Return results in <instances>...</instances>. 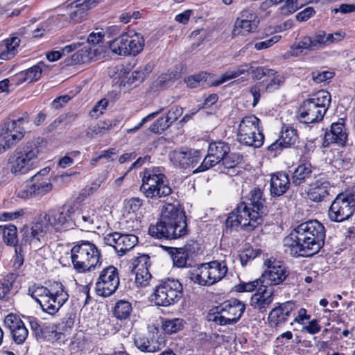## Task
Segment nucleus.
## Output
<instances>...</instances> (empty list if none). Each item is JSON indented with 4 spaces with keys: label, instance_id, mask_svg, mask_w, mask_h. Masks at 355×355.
<instances>
[{
    "label": "nucleus",
    "instance_id": "18",
    "mask_svg": "<svg viewBox=\"0 0 355 355\" xmlns=\"http://www.w3.org/2000/svg\"><path fill=\"white\" fill-rule=\"evenodd\" d=\"M297 305L293 301H287L278 304V306L272 309L268 315V322L270 327L277 328L285 324L291 313L295 311Z\"/></svg>",
    "mask_w": 355,
    "mask_h": 355
},
{
    "label": "nucleus",
    "instance_id": "22",
    "mask_svg": "<svg viewBox=\"0 0 355 355\" xmlns=\"http://www.w3.org/2000/svg\"><path fill=\"white\" fill-rule=\"evenodd\" d=\"M273 292L272 288L267 285H260L257 291L251 297L250 305L261 313L266 312L273 301Z\"/></svg>",
    "mask_w": 355,
    "mask_h": 355
},
{
    "label": "nucleus",
    "instance_id": "15",
    "mask_svg": "<svg viewBox=\"0 0 355 355\" xmlns=\"http://www.w3.org/2000/svg\"><path fill=\"white\" fill-rule=\"evenodd\" d=\"M267 266L266 270L261 276L262 283L269 286L282 284L288 277L289 272L287 268L275 259H268L264 263Z\"/></svg>",
    "mask_w": 355,
    "mask_h": 355
},
{
    "label": "nucleus",
    "instance_id": "27",
    "mask_svg": "<svg viewBox=\"0 0 355 355\" xmlns=\"http://www.w3.org/2000/svg\"><path fill=\"white\" fill-rule=\"evenodd\" d=\"M208 263H204L191 268L187 272V277L195 284L203 286H210Z\"/></svg>",
    "mask_w": 355,
    "mask_h": 355
},
{
    "label": "nucleus",
    "instance_id": "23",
    "mask_svg": "<svg viewBox=\"0 0 355 355\" xmlns=\"http://www.w3.org/2000/svg\"><path fill=\"white\" fill-rule=\"evenodd\" d=\"M331 188L330 182L327 180L320 178L309 184L308 198L315 202L323 201L329 195Z\"/></svg>",
    "mask_w": 355,
    "mask_h": 355
},
{
    "label": "nucleus",
    "instance_id": "51",
    "mask_svg": "<svg viewBox=\"0 0 355 355\" xmlns=\"http://www.w3.org/2000/svg\"><path fill=\"white\" fill-rule=\"evenodd\" d=\"M4 324L9 329L10 334H12L19 328L26 327L19 316L13 313L6 315L4 319Z\"/></svg>",
    "mask_w": 355,
    "mask_h": 355
},
{
    "label": "nucleus",
    "instance_id": "24",
    "mask_svg": "<svg viewBox=\"0 0 355 355\" xmlns=\"http://www.w3.org/2000/svg\"><path fill=\"white\" fill-rule=\"evenodd\" d=\"M197 153H192L191 150H175L170 154V159L174 165L181 168H193L199 162L200 158Z\"/></svg>",
    "mask_w": 355,
    "mask_h": 355
},
{
    "label": "nucleus",
    "instance_id": "26",
    "mask_svg": "<svg viewBox=\"0 0 355 355\" xmlns=\"http://www.w3.org/2000/svg\"><path fill=\"white\" fill-rule=\"evenodd\" d=\"M81 46H83L82 49L78 50L70 58L66 60L65 63L67 65H76L89 62L99 53L97 49L92 48L89 44L81 42Z\"/></svg>",
    "mask_w": 355,
    "mask_h": 355
},
{
    "label": "nucleus",
    "instance_id": "11",
    "mask_svg": "<svg viewBox=\"0 0 355 355\" xmlns=\"http://www.w3.org/2000/svg\"><path fill=\"white\" fill-rule=\"evenodd\" d=\"M355 211V202L352 196L339 193L331 202L328 211L331 221L343 222L347 220Z\"/></svg>",
    "mask_w": 355,
    "mask_h": 355
},
{
    "label": "nucleus",
    "instance_id": "60",
    "mask_svg": "<svg viewBox=\"0 0 355 355\" xmlns=\"http://www.w3.org/2000/svg\"><path fill=\"white\" fill-rule=\"evenodd\" d=\"M133 273L135 275V283L137 286L146 287L148 285L152 277L149 270L137 271Z\"/></svg>",
    "mask_w": 355,
    "mask_h": 355
},
{
    "label": "nucleus",
    "instance_id": "12",
    "mask_svg": "<svg viewBox=\"0 0 355 355\" xmlns=\"http://www.w3.org/2000/svg\"><path fill=\"white\" fill-rule=\"evenodd\" d=\"M118 269L114 266L103 268L99 273L95 284V291L98 295L109 297L116 292L119 286Z\"/></svg>",
    "mask_w": 355,
    "mask_h": 355
},
{
    "label": "nucleus",
    "instance_id": "39",
    "mask_svg": "<svg viewBox=\"0 0 355 355\" xmlns=\"http://www.w3.org/2000/svg\"><path fill=\"white\" fill-rule=\"evenodd\" d=\"M207 152L221 162L225 156L230 152V147L227 143L223 141H212L209 144Z\"/></svg>",
    "mask_w": 355,
    "mask_h": 355
},
{
    "label": "nucleus",
    "instance_id": "21",
    "mask_svg": "<svg viewBox=\"0 0 355 355\" xmlns=\"http://www.w3.org/2000/svg\"><path fill=\"white\" fill-rule=\"evenodd\" d=\"M347 139V130L345 125V120L340 119L338 122L331 125L329 131H327L324 136L322 145L324 147L331 144H337L345 146Z\"/></svg>",
    "mask_w": 355,
    "mask_h": 355
},
{
    "label": "nucleus",
    "instance_id": "25",
    "mask_svg": "<svg viewBox=\"0 0 355 355\" xmlns=\"http://www.w3.org/2000/svg\"><path fill=\"white\" fill-rule=\"evenodd\" d=\"M292 184L288 175L283 171L273 174L270 179V191L272 197H279L284 194Z\"/></svg>",
    "mask_w": 355,
    "mask_h": 355
},
{
    "label": "nucleus",
    "instance_id": "35",
    "mask_svg": "<svg viewBox=\"0 0 355 355\" xmlns=\"http://www.w3.org/2000/svg\"><path fill=\"white\" fill-rule=\"evenodd\" d=\"M35 197L46 195L51 191L52 184L49 179H40L39 175H35L28 180Z\"/></svg>",
    "mask_w": 355,
    "mask_h": 355
},
{
    "label": "nucleus",
    "instance_id": "53",
    "mask_svg": "<svg viewBox=\"0 0 355 355\" xmlns=\"http://www.w3.org/2000/svg\"><path fill=\"white\" fill-rule=\"evenodd\" d=\"M132 272L149 270L148 268L150 266V257L147 254H141L132 261Z\"/></svg>",
    "mask_w": 355,
    "mask_h": 355
},
{
    "label": "nucleus",
    "instance_id": "46",
    "mask_svg": "<svg viewBox=\"0 0 355 355\" xmlns=\"http://www.w3.org/2000/svg\"><path fill=\"white\" fill-rule=\"evenodd\" d=\"M20 39L12 37L6 40V50L0 53V59L8 60L13 58L17 53V48L19 46Z\"/></svg>",
    "mask_w": 355,
    "mask_h": 355
},
{
    "label": "nucleus",
    "instance_id": "62",
    "mask_svg": "<svg viewBox=\"0 0 355 355\" xmlns=\"http://www.w3.org/2000/svg\"><path fill=\"white\" fill-rule=\"evenodd\" d=\"M293 51L300 50L302 52L303 50L315 51L313 46L311 37L306 36L300 40L295 48H293Z\"/></svg>",
    "mask_w": 355,
    "mask_h": 355
},
{
    "label": "nucleus",
    "instance_id": "63",
    "mask_svg": "<svg viewBox=\"0 0 355 355\" xmlns=\"http://www.w3.org/2000/svg\"><path fill=\"white\" fill-rule=\"evenodd\" d=\"M172 82L173 78L171 74L163 73L155 80V87L159 89H163L171 85Z\"/></svg>",
    "mask_w": 355,
    "mask_h": 355
},
{
    "label": "nucleus",
    "instance_id": "61",
    "mask_svg": "<svg viewBox=\"0 0 355 355\" xmlns=\"http://www.w3.org/2000/svg\"><path fill=\"white\" fill-rule=\"evenodd\" d=\"M16 196L17 198L24 200L35 197L28 180L26 181V184L24 187H22L16 191Z\"/></svg>",
    "mask_w": 355,
    "mask_h": 355
},
{
    "label": "nucleus",
    "instance_id": "48",
    "mask_svg": "<svg viewBox=\"0 0 355 355\" xmlns=\"http://www.w3.org/2000/svg\"><path fill=\"white\" fill-rule=\"evenodd\" d=\"M1 234H3L4 242L10 246H15L17 243V227L14 225L2 226Z\"/></svg>",
    "mask_w": 355,
    "mask_h": 355
},
{
    "label": "nucleus",
    "instance_id": "6",
    "mask_svg": "<svg viewBox=\"0 0 355 355\" xmlns=\"http://www.w3.org/2000/svg\"><path fill=\"white\" fill-rule=\"evenodd\" d=\"M101 254L95 244L88 241H81L71 250V259L73 268L78 272H86L94 270L101 264Z\"/></svg>",
    "mask_w": 355,
    "mask_h": 355
},
{
    "label": "nucleus",
    "instance_id": "58",
    "mask_svg": "<svg viewBox=\"0 0 355 355\" xmlns=\"http://www.w3.org/2000/svg\"><path fill=\"white\" fill-rule=\"evenodd\" d=\"M263 285L261 280V277L254 281L249 282H241L235 286L237 292H251L253 291L258 286Z\"/></svg>",
    "mask_w": 355,
    "mask_h": 355
},
{
    "label": "nucleus",
    "instance_id": "7",
    "mask_svg": "<svg viewBox=\"0 0 355 355\" xmlns=\"http://www.w3.org/2000/svg\"><path fill=\"white\" fill-rule=\"evenodd\" d=\"M245 310L243 302L232 298L214 308L208 315V320L218 325H232L240 320Z\"/></svg>",
    "mask_w": 355,
    "mask_h": 355
},
{
    "label": "nucleus",
    "instance_id": "33",
    "mask_svg": "<svg viewBox=\"0 0 355 355\" xmlns=\"http://www.w3.org/2000/svg\"><path fill=\"white\" fill-rule=\"evenodd\" d=\"M83 0H76L70 5L69 21L72 23H78L86 17L90 10Z\"/></svg>",
    "mask_w": 355,
    "mask_h": 355
},
{
    "label": "nucleus",
    "instance_id": "59",
    "mask_svg": "<svg viewBox=\"0 0 355 355\" xmlns=\"http://www.w3.org/2000/svg\"><path fill=\"white\" fill-rule=\"evenodd\" d=\"M327 33L324 31L317 32L313 37L312 41L315 50L328 46Z\"/></svg>",
    "mask_w": 355,
    "mask_h": 355
},
{
    "label": "nucleus",
    "instance_id": "16",
    "mask_svg": "<svg viewBox=\"0 0 355 355\" xmlns=\"http://www.w3.org/2000/svg\"><path fill=\"white\" fill-rule=\"evenodd\" d=\"M259 24V19L254 11L248 9L243 10L234 22L232 35L234 36L245 35L254 32Z\"/></svg>",
    "mask_w": 355,
    "mask_h": 355
},
{
    "label": "nucleus",
    "instance_id": "32",
    "mask_svg": "<svg viewBox=\"0 0 355 355\" xmlns=\"http://www.w3.org/2000/svg\"><path fill=\"white\" fill-rule=\"evenodd\" d=\"M211 286L220 281L227 272L225 261H212L207 263Z\"/></svg>",
    "mask_w": 355,
    "mask_h": 355
},
{
    "label": "nucleus",
    "instance_id": "5",
    "mask_svg": "<svg viewBox=\"0 0 355 355\" xmlns=\"http://www.w3.org/2000/svg\"><path fill=\"white\" fill-rule=\"evenodd\" d=\"M140 176L142 184L139 190L146 198L157 200L172 193L166 176L159 168H145Z\"/></svg>",
    "mask_w": 355,
    "mask_h": 355
},
{
    "label": "nucleus",
    "instance_id": "42",
    "mask_svg": "<svg viewBox=\"0 0 355 355\" xmlns=\"http://www.w3.org/2000/svg\"><path fill=\"white\" fill-rule=\"evenodd\" d=\"M47 213L44 216H41L37 222L31 228V234L33 238L40 240V236H43L48 231L50 225V221L48 220Z\"/></svg>",
    "mask_w": 355,
    "mask_h": 355
},
{
    "label": "nucleus",
    "instance_id": "20",
    "mask_svg": "<svg viewBox=\"0 0 355 355\" xmlns=\"http://www.w3.org/2000/svg\"><path fill=\"white\" fill-rule=\"evenodd\" d=\"M28 121V114L25 113L17 120L5 123L0 129V136L10 141H15V144L24 137V129L20 125Z\"/></svg>",
    "mask_w": 355,
    "mask_h": 355
},
{
    "label": "nucleus",
    "instance_id": "44",
    "mask_svg": "<svg viewBox=\"0 0 355 355\" xmlns=\"http://www.w3.org/2000/svg\"><path fill=\"white\" fill-rule=\"evenodd\" d=\"M166 250L171 255L174 266L178 268L187 266V260L190 257L182 249V248L167 247Z\"/></svg>",
    "mask_w": 355,
    "mask_h": 355
},
{
    "label": "nucleus",
    "instance_id": "40",
    "mask_svg": "<svg viewBox=\"0 0 355 355\" xmlns=\"http://www.w3.org/2000/svg\"><path fill=\"white\" fill-rule=\"evenodd\" d=\"M249 64H243L237 67V68L234 70H230L226 71L225 73L222 75L220 79L215 80L211 83H209L211 86H218L220 85L223 84L227 80L231 79L236 78L241 75L248 73L249 72Z\"/></svg>",
    "mask_w": 355,
    "mask_h": 355
},
{
    "label": "nucleus",
    "instance_id": "41",
    "mask_svg": "<svg viewBox=\"0 0 355 355\" xmlns=\"http://www.w3.org/2000/svg\"><path fill=\"white\" fill-rule=\"evenodd\" d=\"M132 311V306L130 302L121 300L116 302L113 309V315L117 320H125L130 318Z\"/></svg>",
    "mask_w": 355,
    "mask_h": 355
},
{
    "label": "nucleus",
    "instance_id": "56",
    "mask_svg": "<svg viewBox=\"0 0 355 355\" xmlns=\"http://www.w3.org/2000/svg\"><path fill=\"white\" fill-rule=\"evenodd\" d=\"M220 162L211 157V154L207 152V155L203 159L200 165L193 171V173L203 172L209 170L217 164H220Z\"/></svg>",
    "mask_w": 355,
    "mask_h": 355
},
{
    "label": "nucleus",
    "instance_id": "9",
    "mask_svg": "<svg viewBox=\"0 0 355 355\" xmlns=\"http://www.w3.org/2000/svg\"><path fill=\"white\" fill-rule=\"evenodd\" d=\"M182 295L183 287L179 280L168 278L156 286L153 300L157 306H168L178 302Z\"/></svg>",
    "mask_w": 355,
    "mask_h": 355
},
{
    "label": "nucleus",
    "instance_id": "1",
    "mask_svg": "<svg viewBox=\"0 0 355 355\" xmlns=\"http://www.w3.org/2000/svg\"><path fill=\"white\" fill-rule=\"evenodd\" d=\"M325 228L317 220H309L295 227L284 240L295 257H309L318 253L324 244Z\"/></svg>",
    "mask_w": 355,
    "mask_h": 355
},
{
    "label": "nucleus",
    "instance_id": "30",
    "mask_svg": "<svg viewBox=\"0 0 355 355\" xmlns=\"http://www.w3.org/2000/svg\"><path fill=\"white\" fill-rule=\"evenodd\" d=\"M17 277V273L10 272L0 279V300L9 298L16 291Z\"/></svg>",
    "mask_w": 355,
    "mask_h": 355
},
{
    "label": "nucleus",
    "instance_id": "29",
    "mask_svg": "<svg viewBox=\"0 0 355 355\" xmlns=\"http://www.w3.org/2000/svg\"><path fill=\"white\" fill-rule=\"evenodd\" d=\"M31 328L37 338H48L58 340L61 332H57L53 327L41 325L37 319L33 318L29 321Z\"/></svg>",
    "mask_w": 355,
    "mask_h": 355
},
{
    "label": "nucleus",
    "instance_id": "2",
    "mask_svg": "<svg viewBox=\"0 0 355 355\" xmlns=\"http://www.w3.org/2000/svg\"><path fill=\"white\" fill-rule=\"evenodd\" d=\"M189 232L185 212L178 203L163 206L155 225H150L149 234L158 239H177Z\"/></svg>",
    "mask_w": 355,
    "mask_h": 355
},
{
    "label": "nucleus",
    "instance_id": "36",
    "mask_svg": "<svg viewBox=\"0 0 355 355\" xmlns=\"http://www.w3.org/2000/svg\"><path fill=\"white\" fill-rule=\"evenodd\" d=\"M134 344L141 352H155L164 345V342H154L153 340L139 335L134 338Z\"/></svg>",
    "mask_w": 355,
    "mask_h": 355
},
{
    "label": "nucleus",
    "instance_id": "10",
    "mask_svg": "<svg viewBox=\"0 0 355 355\" xmlns=\"http://www.w3.org/2000/svg\"><path fill=\"white\" fill-rule=\"evenodd\" d=\"M238 205L239 210L250 214L252 226L258 227L262 223V216L266 214L267 207L266 198L261 189L254 188L251 190L245 198V200Z\"/></svg>",
    "mask_w": 355,
    "mask_h": 355
},
{
    "label": "nucleus",
    "instance_id": "45",
    "mask_svg": "<svg viewBox=\"0 0 355 355\" xmlns=\"http://www.w3.org/2000/svg\"><path fill=\"white\" fill-rule=\"evenodd\" d=\"M73 218L74 221V228L77 227H80L81 230H85L87 231H89V229L94 223V216L85 214L83 213H80L78 211H76L73 209Z\"/></svg>",
    "mask_w": 355,
    "mask_h": 355
},
{
    "label": "nucleus",
    "instance_id": "37",
    "mask_svg": "<svg viewBox=\"0 0 355 355\" xmlns=\"http://www.w3.org/2000/svg\"><path fill=\"white\" fill-rule=\"evenodd\" d=\"M28 292L33 299H34L39 304H43V306L51 307L48 304L49 302V295L52 294L51 293V284L49 288H46L42 286H33L28 289Z\"/></svg>",
    "mask_w": 355,
    "mask_h": 355
},
{
    "label": "nucleus",
    "instance_id": "49",
    "mask_svg": "<svg viewBox=\"0 0 355 355\" xmlns=\"http://www.w3.org/2000/svg\"><path fill=\"white\" fill-rule=\"evenodd\" d=\"M210 76V73L201 71L199 73L191 75L185 78L184 82L188 87L191 88H196L202 86L205 83H207L208 78Z\"/></svg>",
    "mask_w": 355,
    "mask_h": 355
},
{
    "label": "nucleus",
    "instance_id": "54",
    "mask_svg": "<svg viewBox=\"0 0 355 355\" xmlns=\"http://www.w3.org/2000/svg\"><path fill=\"white\" fill-rule=\"evenodd\" d=\"M183 326L182 319L174 318L165 321L163 323L162 327L166 334H172L181 330Z\"/></svg>",
    "mask_w": 355,
    "mask_h": 355
},
{
    "label": "nucleus",
    "instance_id": "3",
    "mask_svg": "<svg viewBox=\"0 0 355 355\" xmlns=\"http://www.w3.org/2000/svg\"><path fill=\"white\" fill-rule=\"evenodd\" d=\"M40 149L34 141H28L17 147L8 158L10 173L15 176L28 173L37 166Z\"/></svg>",
    "mask_w": 355,
    "mask_h": 355
},
{
    "label": "nucleus",
    "instance_id": "19",
    "mask_svg": "<svg viewBox=\"0 0 355 355\" xmlns=\"http://www.w3.org/2000/svg\"><path fill=\"white\" fill-rule=\"evenodd\" d=\"M252 219L250 218V214H246L243 210L239 209V205L231 213L229 214L225 220L226 232H232L234 230H238L239 227L246 232H251L257 227L252 226Z\"/></svg>",
    "mask_w": 355,
    "mask_h": 355
},
{
    "label": "nucleus",
    "instance_id": "4",
    "mask_svg": "<svg viewBox=\"0 0 355 355\" xmlns=\"http://www.w3.org/2000/svg\"><path fill=\"white\" fill-rule=\"evenodd\" d=\"M331 103V95L325 90L312 94L299 107V119L304 123H313L323 119Z\"/></svg>",
    "mask_w": 355,
    "mask_h": 355
},
{
    "label": "nucleus",
    "instance_id": "50",
    "mask_svg": "<svg viewBox=\"0 0 355 355\" xmlns=\"http://www.w3.org/2000/svg\"><path fill=\"white\" fill-rule=\"evenodd\" d=\"M249 68L250 69L248 74L251 73L253 79L256 80H261L265 76L270 78V76H273L277 73L274 69L265 67H254L252 64H249Z\"/></svg>",
    "mask_w": 355,
    "mask_h": 355
},
{
    "label": "nucleus",
    "instance_id": "17",
    "mask_svg": "<svg viewBox=\"0 0 355 355\" xmlns=\"http://www.w3.org/2000/svg\"><path fill=\"white\" fill-rule=\"evenodd\" d=\"M51 293L52 294L48 296L49 298L48 304L51 307L47 308L44 305L43 306V304L40 305L44 312L53 315L68 300L69 294L63 284L58 282H54L51 284Z\"/></svg>",
    "mask_w": 355,
    "mask_h": 355
},
{
    "label": "nucleus",
    "instance_id": "64",
    "mask_svg": "<svg viewBox=\"0 0 355 355\" xmlns=\"http://www.w3.org/2000/svg\"><path fill=\"white\" fill-rule=\"evenodd\" d=\"M12 340L18 345L22 344L25 342L28 336V331L26 327L19 328L11 334Z\"/></svg>",
    "mask_w": 355,
    "mask_h": 355
},
{
    "label": "nucleus",
    "instance_id": "14",
    "mask_svg": "<svg viewBox=\"0 0 355 355\" xmlns=\"http://www.w3.org/2000/svg\"><path fill=\"white\" fill-rule=\"evenodd\" d=\"M103 241L105 245L112 247L119 256H122L136 245L138 238L132 234L113 232L107 234Z\"/></svg>",
    "mask_w": 355,
    "mask_h": 355
},
{
    "label": "nucleus",
    "instance_id": "43",
    "mask_svg": "<svg viewBox=\"0 0 355 355\" xmlns=\"http://www.w3.org/2000/svg\"><path fill=\"white\" fill-rule=\"evenodd\" d=\"M279 139L286 148L291 147L298 141L297 131L290 125H284Z\"/></svg>",
    "mask_w": 355,
    "mask_h": 355
},
{
    "label": "nucleus",
    "instance_id": "52",
    "mask_svg": "<svg viewBox=\"0 0 355 355\" xmlns=\"http://www.w3.org/2000/svg\"><path fill=\"white\" fill-rule=\"evenodd\" d=\"M76 313L73 311H69L65 316L61 319V321L56 325V331H64L71 329L73 326Z\"/></svg>",
    "mask_w": 355,
    "mask_h": 355
},
{
    "label": "nucleus",
    "instance_id": "28",
    "mask_svg": "<svg viewBox=\"0 0 355 355\" xmlns=\"http://www.w3.org/2000/svg\"><path fill=\"white\" fill-rule=\"evenodd\" d=\"M313 173V166L310 162L302 163L295 168L291 175V183L298 187L304 184L311 178Z\"/></svg>",
    "mask_w": 355,
    "mask_h": 355
},
{
    "label": "nucleus",
    "instance_id": "47",
    "mask_svg": "<svg viewBox=\"0 0 355 355\" xmlns=\"http://www.w3.org/2000/svg\"><path fill=\"white\" fill-rule=\"evenodd\" d=\"M154 68V64L152 62H148L143 66H140L137 69L135 70L130 78L132 83L135 81L143 82L151 73Z\"/></svg>",
    "mask_w": 355,
    "mask_h": 355
},
{
    "label": "nucleus",
    "instance_id": "57",
    "mask_svg": "<svg viewBox=\"0 0 355 355\" xmlns=\"http://www.w3.org/2000/svg\"><path fill=\"white\" fill-rule=\"evenodd\" d=\"M171 125V123L166 119V116L160 117L149 127V130L153 133H161L168 129Z\"/></svg>",
    "mask_w": 355,
    "mask_h": 355
},
{
    "label": "nucleus",
    "instance_id": "31",
    "mask_svg": "<svg viewBox=\"0 0 355 355\" xmlns=\"http://www.w3.org/2000/svg\"><path fill=\"white\" fill-rule=\"evenodd\" d=\"M44 66V63L40 62L31 68L18 73L15 76L17 83L21 84L24 82L31 83L33 81H37L40 78L42 67Z\"/></svg>",
    "mask_w": 355,
    "mask_h": 355
},
{
    "label": "nucleus",
    "instance_id": "38",
    "mask_svg": "<svg viewBox=\"0 0 355 355\" xmlns=\"http://www.w3.org/2000/svg\"><path fill=\"white\" fill-rule=\"evenodd\" d=\"M127 43H130L127 37V32L120 34L117 37L108 42L110 50L115 54L123 56L128 55Z\"/></svg>",
    "mask_w": 355,
    "mask_h": 355
},
{
    "label": "nucleus",
    "instance_id": "8",
    "mask_svg": "<svg viewBox=\"0 0 355 355\" xmlns=\"http://www.w3.org/2000/svg\"><path fill=\"white\" fill-rule=\"evenodd\" d=\"M259 119L253 114L243 117L239 125L237 141L246 146L261 147L264 135L259 129Z\"/></svg>",
    "mask_w": 355,
    "mask_h": 355
},
{
    "label": "nucleus",
    "instance_id": "55",
    "mask_svg": "<svg viewBox=\"0 0 355 355\" xmlns=\"http://www.w3.org/2000/svg\"><path fill=\"white\" fill-rule=\"evenodd\" d=\"M243 159V155L238 153H229L225 156L220 164L225 168H233L237 166Z\"/></svg>",
    "mask_w": 355,
    "mask_h": 355
},
{
    "label": "nucleus",
    "instance_id": "34",
    "mask_svg": "<svg viewBox=\"0 0 355 355\" xmlns=\"http://www.w3.org/2000/svg\"><path fill=\"white\" fill-rule=\"evenodd\" d=\"M127 37L128 42H130L129 44L127 43L128 55H138L143 50L144 46V39L143 36L136 33L135 31L131 30L127 32Z\"/></svg>",
    "mask_w": 355,
    "mask_h": 355
},
{
    "label": "nucleus",
    "instance_id": "13",
    "mask_svg": "<svg viewBox=\"0 0 355 355\" xmlns=\"http://www.w3.org/2000/svg\"><path fill=\"white\" fill-rule=\"evenodd\" d=\"M48 220L51 227L56 232H65L74 229L73 208L64 206L58 210L47 212Z\"/></svg>",
    "mask_w": 355,
    "mask_h": 355
}]
</instances>
